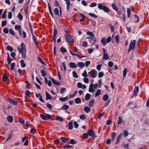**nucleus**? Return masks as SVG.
<instances>
[{"instance_id":"f257e3e1","label":"nucleus","mask_w":149,"mask_h":149,"mask_svg":"<svg viewBox=\"0 0 149 149\" xmlns=\"http://www.w3.org/2000/svg\"><path fill=\"white\" fill-rule=\"evenodd\" d=\"M98 8L100 10H103L107 13L110 12V10L107 7L102 5L101 3L98 4Z\"/></svg>"},{"instance_id":"f03ea898","label":"nucleus","mask_w":149,"mask_h":149,"mask_svg":"<svg viewBox=\"0 0 149 149\" xmlns=\"http://www.w3.org/2000/svg\"><path fill=\"white\" fill-rule=\"evenodd\" d=\"M88 74L92 78H95L97 75V72L95 70L93 69L88 72Z\"/></svg>"},{"instance_id":"7ed1b4c3","label":"nucleus","mask_w":149,"mask_h":149,"mask_svg":"<svg viewBox=\"0 0 149 149\" xmlns=\"http://www.w3.org/2000/svg\"><path fill=\"white\" fill-rule=\"evenodd\" d=\"M136 40H134L132 42H131L129 46L128 52H129L131 50H133L134 49L136 45Z\"/></svg>"},{"instance_id":"20e7f679","label":"nucleus","mask_w":149,"mask_h":149,"mask_svg":"<svg viewBox=\"0 0 149 149\" xmlns=\"http://www.w3.org/2000/svg\"><path fill=\"white\" fill-rule=\"evenodd\" d=\"M21 48H18L19 52L21 53L23 52H26V47L23 43H22L21 45Z\"/></svg>"},{"instance_id":"39448f33","label":"nucleus","mask_w":149,"mask_h":149,"mask_svg":"<svg viewBox=\"0 0 149 149\" xmlns=\"http://www.w3.org/2000/svg\"><path fill=\"white\" fill-rule=\"evenodd\" d=\"M87 35L91 37L92 38V40L94 42H96V39L94 37V34L92 32L90 31H87L86 32Z\"/></svg>"},{"instance_id":"423d86ee","label":"nucleus","mask_w":149,"mask_h":149,"mask_svg":"<svg viewBox=\"0 0 149 149\" xmlns=\"http://www.w3.org/2000/svg\"><path fill=\"white\" fill-rule=\"evenodd\" d=\"M88 135L90 136H92L93 138L95 137V134L94 130L92 129H90L88 131Z\"/></svg>"},{"instance_id":"0eeeda50","label":"nucleus","mask_w":149,"mask_h":149,"mask_svg":"<svg viewBox=\"0 0 149 149\" xmlns=\"http://www.w3.org/2000/svg\"><path fill=\"white\" fill-rule=\"evenodd\" d=\"M103 50L104 53L103 59L105 60L108 59V58H109V57L108 55V54L107 53V50L105 49L104 48H103Z\"/></svg>"},{"instance_id":"6e6552de","label":"nucleus","mask_w":149,"mask_h":149,"mask_svg":"<svg viewBox=\"0 0 149 149\" xmlns=\"http://www.w3.org/2000/svg\"><path fill=\"white\" fill-rule=\"evenodd\" d=\"M65 39L67 40V41L68 42H74V40L73 39L72 37L71 36H69L67 37L66 34H65Z\"/></svg>"},{"instance_id":"1a4fd4ad","label":"nucleus","mask_w":149,"mask_h":149,"mask_svg":"<svg viewBox=\"0 0 149 149\" xmlns=\"http://www.w3.org/2000/svg\"><path fill=\"white\" fill-rule=\"evenodd\" d=\"M89 86L88 91L89 92L93 93L95 92V90L93 89L94 84L92 81Z\"/></svg>"},{"instance_id":"9d476101","label":"nucleus","mask_w":149,"mask_h":149,"mask_svg":"<svg viewBox=\"0 0 149 149\" xmlns=\"http://www.w3.org/2000/svg\"><path fill=\"white\" fill-rule=\"evenodd\" d=\"M8 100L10 103L12 104L15 105H16L17 104V102L15 101L14 100L11 99L10 98H8Z\"/></svg>"},{"instance_id":"9b49d317","label":"nucleus","mask_w":149,"mask_h":149,"mask_svg":"<svg viewBox=\"0 0 149 149\" xmlns=\"http://www.w3.org/2000/svg\"><path fill=\"white\" fill-rule=\"evenodd\" d=\"M25 141V143H24V145L26 146L28 145V142L27 140V137L26 136L24 137L22 139V142H24Z\"/></svg>"},{"instance_id":"f8f14e48","label":"nucleus","mask_w":149,"mask_h":149,"mask_svg":"<svg viewBox=\"0 0 149 149\" xmlns=\"http://www.w3.org/2000/svg\"><path fill=\"white\" fill-rule=\"evenodd\" d=\"M69 66L70 68H77V67L76 64L73 62H71L69 63Z\"/></svg>"},{"instance_id":"ddd939ff","label":"nucleus","mask_w":149,"mask_h":149,"mask_svg":"<svg viewBox=\"0 0 149 149\" xmlns=\"http://www.w3.org/2000/svg\"><path fill=\"white\" fill-rule=\"evenodd\" d=\"M50 79L52 81L55 85L57 86L59 85L60 84V83L59 82H57L55 79H53L52 77H51L50 78Z\"/></svg>"},{"instance_id":"4468645a","label":"nucleus","mask_w":149,"mask_h":149,"mask_svg":"<svg viewBox=\"0 0 149 149\" xmlns=\"http://www.w3.org/2000/svg\"><path fill=\"white\" fill-rule=\"evenodd\" d=\"M78 66L81 68L84 67L85 66V64L82 62H79L77 63Z\"/></svg>"},{"instance_id":"2eb2a0df","label":"nucleus","mask_w":149,"mask_h":149,"mask_svg":"<svg viewBox=\"0 0 149 149\" xmlns=\"http://www.w3.org/2000/svg\"><path fill=\"white\" fill-rule=\"evenodd\" d=\"M95 100L94 99H92L90 100L88 104V106L90 107H93L94 105Z\"/></svg>"},{"instance_id":"dca6fc26","label":"nucleus","mask_w":149,"mask_h":149,"mask_svg":"<svg viewBox=\"0 0 149 149\" xmlns=\"http://www.w3.org/2000/svg\"><path fill=\"white\" fill-rule=\"evenodd\" d=\"M45 93L46 96V99L47 100H51L52 98L51 95L49 94L46 91H45Z\"/></svg>"},{"instance_id":"f3484780","label":"nucleus","mask_w":149,"mask_h":149,"mask_svg":"<svg viewBox=\"0 0 149 149\" xmlns=\"http://www.w3.org/2000/svg\"><path fill=\"white\" fill-rule=\"evenodd\" d=\"M68 129L70 130H71L72 129L73 127V126L72 121H70L68 123Z\"/></svg>"},{"instance_id":"a211bd4d","label":"nucleus","mask_w":149,"mask_h":149,"mask_svg":"<svg viewBox=\"0 0 149 149\" xmlns=\"http://www.w3.org/2000/svg\"><path fill=\"white\" fill-rule=\"evenodd\" d=\"M7 119L9 122L12 123L13 122V117L11 116H8L7 117Z\"/></svg>"},{"instance_id":"6ab92c4d","label":"nucleus","mask_w":149,"mask_h":149,"mask_svg":"<svg viewBox=\"0 0 149 149\" xmlns=\"http://www.w3.org/2000/svg\"><path fill=\"white\" fill-rule=\"evenodd\" d=\"M84 111L86 113H88L91 111V109L90 108L87 106L85 107L84 108Z\"/></svg>"},{"instance_id":"aec40b11","label":"nucleus","mask_w":149,"mask_h":149,"mask_svg":"<svg viewBox=\"0 0 149 149\" xmlns=\"http://www.w3.org/2000/svg\"><path fill=\"white\" fill-rule=\"evenodd\" d=\"M69 108L68 105L66 104L63 105L61 108V109L63 110H67Z\"/></svg>"},{"instance_id":"412c9836","label":"nucleus","mask_w":149,"mask_h":149,"mask_svg":"<svg viewBox=\"0 0 149 149\" xmlns=\"http://www.w3.org/2000/svg\"><path fill=\"white\" fill-rule=\"evenodd\" d=\"M59 99L60 101L62 102H64L67 101L68 100V97L67 96L64 97H61L59 98Z\"/></svg>"},{"instance_id":"4be33fe9","label":"nucleus","mask_w":149,"mask_h":149,"mask_svg":"<svg viewBox=\"0 0 149 149\" xmlns=\"http://www.w3.org/2000/svg\"><path fill=\"white\" fill-rule=\"evenodd\" d=\"M48 7L49 8V12L50 14V15H51L52 17H53V15L52 14V11L51 7L50 6V4L49 3H48Z\"/></svg>"},{"instance_id":"5701e85b","label":"nucleus","mask_w":149,"mask_h":149,"mask_svg":"<svg viewBox=\"0 0 149 149\" xmlns=\"http://www.w3.org/2000/svg\"><path fill=\"white\" fill-rule=\"evenodd\" d=\"M48 7L49 8V12L50 14V15H51L52 17H53V15L52 14V11L51 7L50 6V4L49 3H48Z\"/></svg>"},{"instance_id":"b1692460","label":"nucleus","mask_w":149,"mask_h":149,"mask_svg":"<svg viewBox=\"0 0 149 149\" xmlns=\"http://www.w3.org/2000/svg\"><path fill=\"white\" fill-rule=\"evenodd\" d=\"M7 61H8V64L10 65L12 61V59L10 57L9 54H8Z\"/></svg>"},{"instance_id":"393cba45","label":"nucleus","mask_w":149,"mask_h":149,"mask_svg":"<svg viewBox=\"0 0 149 149\" xmlns=\"http://www.w3.org/2000/svg\"><path fill=\"white\" fill-rule=\"evenodd\" d=\"M75 102L77 104H79L81 103V99L79 97H77L74 100Z\"/></svg>"},{"instance_id":"a878e982","label":"nucleus","mask_w":149,"mask_h":149,"mask_svg":"<svg viewBox=\"0 0 149 149\" xmlns=\"http://www.w3.org/2000/svg\"><path fill=\"white\" fill-rule=\"evenodd\" d=\"M120 36L119 35H116L115 37V41H116V43H118L119 40Z\"/></svg>"},{"instance_id":"bb28decb","label":"nucleus","mask_w":149,"mask_h":149,"mask_svg":"<svg viewBox=\"0 0 149 149\" xmlns=\"http://www.w3.org/2000/svg\"><path fill=\"white\" fill-rule=\"evenodd\" d=\"M38 61L40 62V63L44 65H46V64L45 62L39 56L38 57Z\"/></svg>"},{"instance_id":"cd10ccee","label":"nucleus","mask_w":149,"mask_h":149,"mask_svg":"<svg viewBox=\"0 0 149 149\" xmlns=\"http://www.w3.org/2000/svg\"><path fill=\"white\" fill-rule=\"evenodd\" d=\"M8 78V77L6 75V73L4 74V75L2 77V79L3 81L4 82L6 81Z\"/></svg>"},{"instance_id":"c85d7f7f","label":"nucleus","mask_w":149,"mask_h":149,"mask_svg":"<svg viewBox=\"0 0 149 149\" xmlns=\"http://www.w3.org/2000/svg\"><path fill=\"white\" fill-rule=\"evenodd\" d=\"M91 97V95L89 93H87L86 94L85 96V99L86 100H89Z\"/></svg>"},{"instance_id":"c756f323","label":"nucleus","mask_w":149,"mask_h":149,"mask_svg":"<svg viewBox=\"0 0 149 149\" xmlns=\"http://www.w3.org/2000/svg\"><path fill=\"white\" fill-rule=\"evenodd\" d=\"M21 66L22 68H24L26 67V64L24 62V61L23 60H21L20 61Z\"/></svg>"},{"instance_id":"7c9ffc66","label":"nucleus","mask_w":149,"mask_h":149,"mask_svg":"<svg viewBox=\"0 0 149 149\" xmlns=\"http://www.w3.org/2000/svg\"><path fill=\"white\" fill-rule=\"evenodd\" d=\"M56 119L57 120L61 122L63 120V119L61 117L58 116H57L56 117Z\"/></svg>"},{"instance_id":"2f4dec72","label":"nucleus","mask_w":149,"mask_h":149,"mask_svg":"<svg viewBox=\"0 0 149 149\" xmlns=\"http://www.w3.org/2000/svg\"><path fill=\"white\" fill-rule=\"evenodd\" d=\"M122 134H120L119 136H118L117 138L116 142V144H117L119 142L121 138V137L122 136Z\"/></svg>"},{"instance_id":"473e14b6","label":"nucleus","mask_w":149,"mask_h":149,"mask_svg":"<svg viewBox=\"0 0 149 149\" xmlns=\"http://www.w3.org/2000/svg\"><path fill=\"white\" fill-rule=\"evenodd\" d=\"M109 96L107 94H105L103 96V100L104 101H107L108 99Z\"/></svg>"},{"instance_id":"72a5a7b5","label":"nucleus","mask_w":149,"mask_h":149,"mask_svg":"<svg viewBox=\"0 0 149 149\" xmlns=\"http://www.w3.org/2000/svg\"><path fill=\"white\" fill-rule=\"evenodd\" d=\"M54 14L57 15H58L59 14V11L58 10V8H55L54 10Z\"/></svg>"},{"instance_id":"f704fd0d","label":"nucleus","mask_w":149,"mask_h":149,"mask_svg":"<svg viewBox=\"0 0 149 149\" xmlns=\"http://www.w3.org/2000/svg\"><path fill=\"white\" fill-rule=\"evenodd\" d=\"M127 72V69L126 68H125L124 69L123 71V77H125L126 76Z\"/></svg>"},{"instance_id":"c9c22d12","label":"nucleus","mask_w":149,"mask_h":149,"mask_svg":"<svg viewBox=\"0 0 149 149\" xmlns=\"http://www.w3.org/2000/svg\"><path fill=\"white\" fill-rule=\"evenodd\" d=\"M18 18L19 19V20L20 21L22 20L23 18V17L22 15L20 13H19L18 14V15L17 16Z\"/></svg>"},{"instance_id":"e433bc0d","label":"nucleus","mask_w":149,"mask_h":149,"mask_svg":"<svg viewBox=\"0 0 149 149\" xmlns=\"http://www.w3.org/2000/svg\"><path fill=\"white\" fill-rule=\"evenodd\" d=\"M112 7L114 10L116 11H118V8L116 6L115 4L114 3H113L112 5Z\"/></svg>"},{"instance_id":"4c0bfd02","label":"nucleus","mask_w":149,"mask_h":149,"mask_svg":"<svg viewBox=\"0 0 149 149\" xmlns=\"http://www.w3.org/2000/svg\"><path fill=\"white\" fill-rule=\"evenodd\" d=\"M122 123V119L121 117L119 116L118 117V120L117 122V123L119 125L120 124H121Z\"/></svg>"},{"instance_id":"58836bf2","label":"nucleus","mask_w":149,"mask_h":149,"mask_svg":"<svg viewBox=\"0 0 149 149\" xmlns=\"http://www.w3.org/2000/svg\"><path fill=\"white\" fill-rule=\"evenodd\" d=\"M116 135V133L115 132H113L111 134V139L113 141L115 138Z\"/></svg>"},{"instance_id":"ea45409f","label":"nucleus","mask_w":149,"mask_h":149,"mask_svg":"<svg viewBox=\"0 0 149 149\" xmlns=\"http://www.w3.org/2000/svg\"><path fill=\"white\" fill-rule=\"evenodd\" d=\"M72 146L65 145L63 146V148L65 149H70L72 148Z\"/></svg>"},{"instance_id":"a19ab883","label":"nucleus","mask_w":149,"mask_h":149,"mask_svg":"<svg viewBox=\"0 0 149 149\" xmlns=\"http://www.w3.org/2000/svg\"><path fill=\"white\" fill-rule=\"evenodd\" d=\"M101 93V90L100 89L98 90L95 94V97H96L100 95Z\"/></svg>"},{"instance_id":"79ce46f5","label":"nucleus","mask_w":149,"mask_h":149,"mask_svg":"<svg viewBox=\"0 0 149 149\" xmlns=\"http://www.w3.org/2000/svg\"><path fill=\"white\" fill-rule=\"evenodd\" d=\"M41 73L42 74V75L43 77H44L46 75V72L43 70H41Z\"/></svg>"},{"instance_id":"37998d69","label":"nucleus","mask_w":149,"mask_h":149,"mask_svg":"<svg viewBox=\"0 0 149 149\" xmlns=\"http://www.w3.org/2000/svg\"><path fill=\"white\" fill-rule=\"evenodd\" d=\"M60 139L64 143H66L68 141V140L67 139V138L63 137H61L60 138Z\"/></svg>"},{"instance_id":"c03bdc74","label":"nucleus","mask_w":149,"mask_h":149,"mask_svg":"<svg viewBox=\"0 0 149 149\" xmlns=\"http://www.w3.org/2000/svg\"><path fill=\"white\" fill-rule=\"evenodd\" d=\"M79 118L82 120H84L86 118V117L85 115L82 114L79 116Z\"/></svg>"},{"instance_id":"a18cd8bd","label":"nucleus","mask_w":149,"mask_h":149,"mask_svg":"<svg viewBox=\"0 0 149 149\" xmlns=\"http://www.w3.org/2000/svg\"><path fill=\"white\" fill-rule=\"evenodd\" d=\"M72 73L73 76L74 77L76 78H78V75L77 74V73H76V72L75 71H73L72 72Z\"/></svg>"},{"instance_id":"49530a36","label":"nucleus","mask_w":149,"mask_h":149,"mask_svg":"<svg viewBox=\"0 0 149 149\" xmlns=\"http://www.w3.org/2000/svg\"><path fill=\"white\" fill-rule=\"evenodd\" d=\"M127 17L128 18L130 17V15L131 12L130 9V8H128L127 10Z\"/></svg>"},{"instance_id":"de8ad7c7","label":"nucleus","mask_w":149,"mask_h":149,"mask_svg":"<svg viewBox=\"0 0 149 149\" xmlns=\"http://www.w3.org/2000/svg\"><path fill=\"white\" fill-rule=\"evenodd\" d=\"M82 76L84 77H86L88 76L86 71L85 70L82 74Z\"/></svg>"},{"instance_id":"09e8293b","label":"nucleus","mask_w":149,"mask_h":149,"mask_svg":"<svg viewBox=\"0 0 149 149\" xmlns=\"http://www.w3.org/2000/svg\"><path fill=\"white\" fill-rule=\"evenodd\" d=\"M60 50L61 52L62 53H65L66 52L67 50L65 48L63 47H61L60 49Z\"/></svg>"},{"instance_id":"8fccbe9b","label":"nucleus","mask_w":149,"mask_h":149,"mask_svg":"<svg viewBox=\"0 0 149 149\" xmlns=\"http://www.w3.org/2000/svg\"><path fill=\"white\" fill-rule=\"evenodd\" d=\"M88 133H84L83 134V137L84 139H86L88 138Z\"/></svg>"},{"instance_id":"3c124183","label":"nucleus","mask_w":149,"mask_h":149,"mask_svg":"<svg viewBox=\"0 0 149 149\" xmlns=\"http://www.w3.org/2000/svg\"><path fill=\"white\" fill-rule=\"evenodd\" d=\"M9 32L12 35H14L15 34V32L12 29H10L9 30Z\"/></svg>"},{"instance_id":"603ef678","label":"nucleus","mask_w":149,"mask_h":149,"mask_svg":"<svg viewBox=\"0 0 149 149\" xmlns=\"http://www.w3.org/2000/svg\"><path fill=\"white\" fill-rule=\"evenodd\" d=\"M7 49L10 51H12L13 50V48L12 47L10 46H7Z\"/></svg>"},{"instance_id":"864d4df0","label":"nucleus","mask_w":149,"mask_h":149,"mask_svg":"<svg viewBox=\"0 0 149 149\" xmlns=\"http://www.w3.org/2000/svg\"><path fill=\"white\" fill-rule=\"evenodd\" d=\"M40 117L43 120H46L47 119L45 117V115L43 114H40Z\"/></svg>"},{"instance_id":"5fc2aeb1","label":"nucleus","mask_w":149,"mask_h":149,"mask_svg":"<svg viewBox=\"0 0 149 149\" xmlns=\"http://www.w3.org/2000/svg\"><path fill=\"white\" fill-rule=\"evenodd\" d=\"M101 42L104 44H106L107 43L106 40L105 38H103L101 40Z\"/></svg>"},{"instance_id":"6e6d98bb","label":"nucleus","mask_w":149,"mask_h":149,"mask_svg":"<svg viewBox=\"0 0 149 149\" xmlns=\"http://www.w3.org/2000/svg\"><path fill=\"white\" fill-rule=\"evenodd\" d=\"M58 33V30L56 28H54V37L56 36Z\"/></svg>"},{"instance_id":"4d7b16f0","label":"nucleus","mask_w":149,"mask_h":149,"mask_svg":"<svg viewBox=\"0 0 149 149\" xmlns=\"http://www.w3.org/2000/svg\"><path fill=\"white\" fill-rule=\"evenodd\" d=\"M15 65V63H12L11 64V70H13L14 69V66Z\"/></svg>"},{"instance_id":"13d9d810","label":"nucleus","mask_w":149,"mask_h":149,"mask_svg":"<svg viewBox=\"0 0 149 149\" xmlns=\"http://www.w3.org/2000/svg\"><path fill=\"white\" fill-rule=\"evenodd\" d=\"M15 29L16 30H21V27L20 26L16 25L15 26Z\"/></svg>"},{"instance_id":"bf43d9fd","label":"nucleus","mask_w":149,"mask_h":149,"mask_svg":"<svg viewBox=\"0 0 149 149\" xmlns=\"http://www.w3.org/2000/svg\"><path fill=\"white\" fill-rule=\"evenodd\" d=\"M33 39L35 43V45H37V38L34 35H33Z\"/></svg>"},{"instance_id":"052dcab7","label":"nucleus","mask_w":149,"mask_h":149,"mask_svg":"<svg viewBox=\"0 0 149 149\" xmlns=\"http://www.w3.org/2000/svg\"><path fill=\"white\" fill-rule=\"evenodd\" d=\"M46 105L47 107L49 109H52V106L50 104L47 103L46 104Z\"/></svg>"},{"instance_id":"680f3d73","label":"nucleus","mask_w":149,"mask_h":149,"mask_svg":"<svg viewBox=\"0 0 149 149\" xmlns=\"http://www.w3.org/2000/svg\"><path fill=\"white\" fill-rule=\"evenodd\" d=\"M66 91V88L65 87L62 88L60 90V93H63Z\"/></svg>"},{"instance_id":"e2e57ef3","label":"nucleus","mask_w":149,"mask_h":149,"mask_svg":"<svg viewBox=\"0 0 149 149\" xmlns=\"http://www.w3.org/2000/svg\"><path fill=\"white\" fill-rule=\"evenodd\" d=\"M51 117V116L50 115L47 113L45 114V117L46 118L47 120L50 119Z\"/></svg>"},{"instance_id":"0e129e2a","label":"nucleus","mask_w":149,"mask_h":149,"mask_svg":"<svg viewBox=\"0 0 149 149\" xmlns=\"http://www.w3.org/2000/svg\"><path fill=\"white\" fill-rule=\"evenodd\" d=\"M12 13L11 12H9L8 13V19H10L12 18Z\"/></svg>"},{"instance_id":"69168bd1","label":"nucleus","mask_w":149,"mask_h":149,"mask_svg":"<svg viewBox=\"0 0 149 149\" xmlns=\"http://www.w3.org/2000/svg\"><path fill=\"white\" fill-rule=\"evenodd\" d=\"M74 127L75 128H77L79 126V125L76 121H75L74 123Z\"/></svg>"},{"instance_id":"338daca9","label":"nucleus","mask_w":149,"mask_h":149,"mask_svg":"<svg viewBox=\"0 0 149 149\" xmlns=\"http://www.w3.org/2000/svg\"><path fill=\"white\" fill-rule=\"evenodd\" d=\"M97 5V3H96L94 2L91 3V5L90 6H89L91 7H93L96 6Z\"/></svg>"},{"instance_id":"774afa93","label":"nucleus","mask_w":149,"mask_h":149,"mask_svg":"<svg viewBox=\"0 0 149 149\" xmlns=\"http://www.w3.org/2000/svg\"><path fill=\"white\" fill-rule=\"evenodd\" d=\"M113 63L111 61H110L108 63V65L110 67H111L113 65Z\"/></svg>"}]
</instances>
